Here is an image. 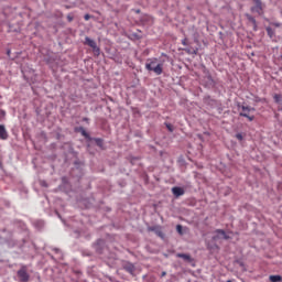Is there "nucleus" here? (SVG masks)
I'll return each mask as SVG.
<instances>
[{
  "label": "nucleus",
  "mask_w": 282,
  "mask_h": 282,
  "mask_svg": "<svg viewBox=\"0 0 282 282\" xmlns=\"http://www.w3.org/2000/svg\"><path fill=\"white\" fill-rule=\"evenodd\" d=\"M162 276H166V272H163V273H162Z\"/></svg>",
  "instance_id": "nucleus-22"
},
{
  "label": "nucleus",
  "mask_w": 282,
  "mask_h": 282,
  "mask_svg": "<svg viewBox=\"0 0 282 282\" xmlns=\"http://www.w3.org/2000/svg\"><path fill=\"white\" fill-rule=\"evenodd\" d=\"M77 131H82V135H84V138H89V134L87 133V131H85V128L79 127L77 128Z\"/></svg>",
  "instance_id": "nucleus-12"
},
{
  "label": "nucleus",
  "mask_w": 282,
  "mask_h": 282,
  "mask_svg": "<svg viewBox=\"0 0 282 282\" xmlns=\"http://www.w3.org/2000/svg\"><path fill=\"white\" fill-rule=\"evenodd\" d=\"M236 138H237V140H240V141L243 140V135L241 133H237Z\"/></svg>",
  "instance_id": "nucleus-18"
},
{
  "label": "nucleus",
  "mask_w": 282,
  "mask_h": 282,
  "mask_svg": "<svg viewBox=\"0 0 282 282\" xmlns=\"http://www.w3.org/2000/svg\"><path fill=\"white\" fill-rule=\"evenodd\" d=\"M145 69L148 72H154L156 76H161L162 72H164V65L158 64V58H150L145 63Z\"/></svg>",
  "instance_id": "nucleus-1"
},
{
  "label": "nucleus",
  "mask_w": 282,
  "mask_h": 282,
  "mask_svg": "<svg viewBox=\"0 0 282 282\" xmlns=\"http://www.w3.org/2000/svg\"><path fill=\"white\" fill-rule=\"evenodd\" d=\"M0 140H8V130L3 124H0Z\"/></svg>",
  "instance_id": "nucleus-7"
},
{
  "label": "nucleus",
  "mask_w": 282,
  "mask_h": 282,
  "mask_svg": "<svg viewBox=\"0 0 282 282\" xmlns=\"http://www.w3.org/2000/svg\"><path fill=\"white\" fill-rule=\"evenodd\" d=\"M269 280L271 282H282V276L281 275H270Z\"/></svg>",
  "instance_id": "nucleus-10"
},
{
  "label": "nucleus",
  "mask_w": 282,
  "mask_h": 282,
  "mask_svg": "<svg viewBox=\"0 0 282 282\" xmlns=\"http://www.w3.org/2000/svg\"><path fill=\"white\" fill-rule=\"evenodd\" d=\"M182 45H188V40H187V39H184V40L182 41Z\"/></svg>",
  "instance_id": "nucleus-20"
},
{
  "label": "nucleus",
  "mask_w": 282,
  "mask_h": 282,
  "mask_svg": "<svg viewBox=\"0 0 282 282\" xmlns=\"http://www.w3.org/2000/svg\"><path fill=\"white\" fill-rule=\"evenodd\" d=\"M83 122H87V123H89V118L84 117V118H83Z\"/></svg>",
  "instance_id": "nucleus-21"
},
{
  "label": "nucleus",
  "mask_w": 282,
  "mask_h": 282,
  "mask_svg": "<svg viewBox=\"0 0 282 282\" xmlns=\"http://www.w3.org/2000/svg\"><path fill=\"white\" fill-rule=\"evenodd\" d=\"M275 102H281V95H274Z\"/></svg>",
  "instance_id": "nucleus-16"
},
{
  "label": "nucleus",
  "mask_w": 282,
  "mask_h": 282,
  "mask_svg": "<svg viewBox=\"0 0 282 282\" xmlns=\"http://www.w3.org/2000/svg\"><path fill=\"white\" fill-rule=\"evenodd\" d=\"M254 7L252 8L253 12H258V14H261V11L263 10V3L261 0H253Z\"/></svg>",
  "instance_id": "nucleus-6"
},
{
  "label": "nucleus",
  "mask_w": 282,
  "mask_h": 282,
  "mask_svg": "<svg viewBox=\"0 0 282 282\" xmlns=\"http://www.w3.org/2000/svg\"><path fill=\"white\" fill-rule=\"evenodd\" d=\"M238 109H239V116L241 118H247L249 122H252L254 120V116H250V113L254 111V108L250 106L238 105Z\"/></svg>",
  "instance_id": "nucleus-2"
},
{
  "label": "nucleus",
  "mask_w": 282,
  "mask_h": 282,
  "mask_svg": "<svg viewBox=\"0 0 282 282\" xmlns=\"http://www.w3.org/2000/svg\"><path fill=\"white\" fill-rule=\"evenodd\" d=\"M172 193H173L174 197H182V195H184V188L173 187Z\"/></svg>",
  "instance_id": "nucleus-8"
},
{
  "label": "nucleus",
  "mask_w": 282,
  "mask_h": 282,
  "mask_svg": "<svg viewBox=\"0 0 282 282\" xmlns=\"http://www.w3.org/2000/svg\"><path fill=\"white\" fill-rule=\"evenodd\" d=\"M216 234L218 236L213 237L214 241H217V239H230V237L226 234L224 229H217Z\"/></svg>",
  "instance_id": "nucleus-5"
},
{
  "label": "nucleus",
  "mask_w": 282,
  "mask_h": 282,
  "mask_svg": "<svg viewBox=\"0 0 282 282\" xmlns=\"http://www.w3.org/2000/svg\"><path fill=\"white\" fill-rule=\"evenodd\" d=\"M84 19H85V21H89V19H91V15L85 14Z\"/></svg>",
  "instance_id": "nucleus-19"
},
{
  "label": "nucleus",
  "mask_w": 282,
  "mask_h": 282,
  "mask_svg": "<svg viewBox=\"0 0 282 282\" xmlns=\"http://www.w3.org/2000/svg\"><path fill=\"white\" fill-rule=\"evenodd\" d=\"M149 230L152 232H155L159 235V237H162V231H160V227H150Z\"/></svg>",
  "instance_id": "nucleus-11"
},
{
  "label": "nucleus",
  "mask_w": 282,
  "mask_h": 282,
  "mask_svg": "<svg viewBox=\"0 0 282 282\" xmlns=\"http://www.w3.org/2000/svg\"><path fill=\"white\" fill-rule=\"evenodd\" d=\"M84 45H88L94 51L95 56H100V47L96 44V41L91 40L89 36L85 37Z\"/></svg>",
  "instance_id": "nucleus-3"
},
{
  "label": "nucleus",
  "mask_w": 282,
  "mask_h": 282,
  "mask_svg": "<svg viewBox=\"0 0 282 282\" xmlns=\"http://www.w3.org/2000/svg\"><path fill=\"white\" fill-rule=\"evenodd\" d=\"M268 32H270V29H268Z\"/></svg>",
  "instance_id": "nucleus-23"
},
{
  "label": "nucleus",
  "mask_w": 282,
  "mask_h": 282,
  "mask_svg": "<svg viewBox=\"0 0 282 282\" xmlns=\"http://www.w3.org/2000/svg\"><path fill=\"white\" fill-rule=\"evenodd\" d=\"M18 276H19L21 282L30 281V274H28V271L25 269H20L18 271Z\"/></svg>",
  "instance_id": "nucleus-4"
},
{
  "label": "nucleus",
  "mask_w": 282,
  "mask_h": 282,
  "mask_svg": "<svg viewBox=\"0 0 282 282\" xmlns=\"http://www.w3.org/2000/svg\"><path fill=\"white\" fill-rule=\"evenodd\" d=\"M176 231L178 232V235H184L182 225L176 226Z\"/></svg>",
  "instance_id": "nucleus-13"
},
{
  "label": "nucleus",
  "mask_w": 282,
  "mask_h": 282,
  "mask_svg": "<svg viewBox=\"0 0 282 282\" xmlns=\"http://www.w3.org/2000/svg\"><path fill=\"white\" fill-rule=\"evenodd\" d=\"M176 257L178 259H184V261H191V256L186 253H177Z\"/></svg>",
  "instance_id": "nucleus-9"
},
{
  "label": "nucleus",
  "mask_w": 282,
  "mask_h": 282,
  "mask_svg": "<svg viewBox=\"0 0 282 282\" xmlns=\"http://www.w3.org/2000/svg\"><path fill=\"white\" fill-rule=\"evenodd\" d=\"M67 21H68L69 23H72V21H74V15L68 14V15H67Z\"/></svg>",
  "instance_id": "nucleus-17"
},
{
  "label": "nucleus",
  "mask_w": 282,
  "mask_h": 282,
  "mask_svg": "<svg viewBox=\"0 0 282 282\" xmlns=\"http://www.w3.org/2000/svg\"><path fill=\"white\" fill-rule=\"evenodd\" d=\"M97 147L102 148V139H95Z\"/></svg>",
  "instance_id": "nucleus-15"
},
{
  "label": "nucleus",
  "mask_w": 282,
  "mask_h": 282,
  "mask_svg": "<svg viewBox=\"0 0 282 282\" xmlns=\"http://www.w3.org/2000/svg\"><path fill=\"white\" fill-rule=\"evenodd\" d=\"M165 127H166L167 130H170L171 133H173V131H174L173 124L165 123Z\"/></svg>",
  "instance_id": "nucleus-14"
}]
</instances>
